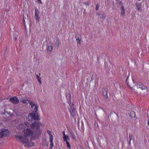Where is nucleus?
<instances>
[{"instance_id":"nucleus-1","label":"nucleus","mask_w":149,"mask_h":149,"mask_svg":"<svg viewBox=\"0 0 149 149\" xmlns=\"http://www.w3.org/2000/svg\"><path fill=\"white\" fill-rule=\"evenodd\" d=\"M39 116L38 113L31 112L28 114L27 118L29 123H31L34 121H39L40 120Z\"/></svg>"},{"instance_id":"nucleus-2","label":"nucleus","mask_w":149,"mask_h":149,"mask_svg":"<svg viewBox=\"0 0 149 149\" xmlns=\"http://www.w3.org/2000/svg\"><path fill=\"white\" fill-rule=\"evenodd\" d=\"M38 121H36L31 123V128L32 130H37L40 129L41 124L40 122Z\"/></svg>"},{"instance_id":"nucleus-3","label":"nucleus","mask_w":149,"mask_h":149,"mask_svg":"<svg viewBox=\"0 0 149 149\" xmlns=\"http://www.w3.org/2000/svg\"><path fill=\"white\" fill-rule=\"evenodd\" d=\"M9 134L8 130L5 129H2L0 131V138L6 137Z\"/></svg>"},{"instance_id":"nucleus-4","label":"nucleus","mask_w":149,"mask_h":149,"mask_svg":"<svg viewBox=\"0 0 149 149\" xmlns=\"http://www.w3.org/2000/svg\"><path fill=\"white\" fill-rule=\"evenodd\" d=\"M108 88L107 86H104L102 89L103 95L104 98L107 99L108 98L107 92Z\"/></svg>"},{"instance_id":"nucleus-5","label":"nucleus","mask_w":149,"mask_h":149,"mask_svg":"<svg viewBox=\"0 0 149 149\" xmlns=\"http://www.w3.org/2000/svg\"><path fill=\"white\" fill-rule=\"evenodd\" d=\"M15 137L17 139H18L19 141H20L21 142L27 144L28 143L29 141L26 139L25 140H24L23 139H24V138L22 136L16 135Z\"/></svg>"},{"instance_id":"nucleus-6","label":"nucleus","mask_w":149,"mask_h":149,"mask_svg":"<svg viewBox=\"0 0 149 149\" xmlns=\"http://www.w3.org/2000/svg\"><path fill=\"white\" fill-rule=\"evenodd\" d=\"M10 102L14 104H17L19 103V99L15 96L11 97L9 99Z\"/></svg>"},{"instance_id":"nucleus-7","label":"nucleus","mask_w":149,"mask_h":149,"mask_svg":"<svg viewBox=\"0 0 149 149\" xmlns=\"http://www.w3.org/2000/svg\"><path fill=\"white\" fill-rule=\"evenodd\" d=\"M35 18L37 20H38V21H39L40 17L39 16L40 12L37 9V8L36 6L35 7Z\"/></svg>"},{"instance_id":"nucleus-8","label":"nucleus","mask_w":149,"mask_h":149,"mask_svg":"<svg viewBox=\"0 0 149 149\" xmlns=\"http://www.w3.org/2000/svg\"><path fill=\"white\" fill-rule=\"evenodd\" d=\"M53 49V44L50 41L49 43V45H48L47 48V52L49 54L52 52Z\"/></svg>"},{"instance_id":"nucleus-9","label":"nucleus","mask_w":149,"mask_h":149,"mask_svg":"<svg viewBox=\"0 0 149 149\" xmlns=\"http://www.w3.org/2000/svg\"><path fill=\"white\" fill-rule=\"evenodd\" d=\"M135 5L137 10L141 11H142V3L136 2Z\"/></svg>"},{"instance_id":"nucleus-10","label":"nucleus","mask_w":149,"mask_h":149,"mask_svg":"<svg viewBox=\"0 0 149 149\" xmlns=\"http://www.w3.org/2000/svg\"><path fill=\"white\" fill-rule=\"evenodd\" d=\"M26 133L25 134L27 136L32 135L33 134V132L30 129H27L26 130Z\"/></svg>"},{"instance_id":"nucleus-11","label":"nucleus","mask_w":149,"mask_h":149,"mask_svg":"<svg viewBox=\"0 0 149 149\" xmlns=\"http://www.w3.org/2000/svg\"><path fill=\"white\" fill-rule=\"evenodd\" d=\"M125 9L123 5H122L121 7V13L120 15L124 17L125 16Z\"/></svg>"},{"instance_id":"nucleus-12","label":"nucleus","mask_w":149,"mask_h":149,"mask_svg":"<svg viewBox=\"0 0 149 149\" xmlns=\"http://www.w3.org/2000/svg\"><path fill=\"white\" fill-rule=\"evenodd\" d=\"M53 136L52 135H50V138L49 139V141L50 143V147L49 148V149H51L53 146L54 144L53 142Z\"/></svg>"},{"instance_id":"nucleus-13","label":"nucleus","mask_w":149,"mask_h":149,"mask_svg":"<svg viewBox=\"0 0 149 149\" xmlns=\"http://www.w3.org/2000/svg\"><path fill=\"white\" fill-rule=\"evenodd\" d=\"M69 112L71 115L72 117H74L75 115V113L76 112V109H69Z\"/></svg>"},{"instance_id":"nucleus-14","label":"nucleus","mask_w":149,"mask_h":149,"mask_svg":"<svg viewBox=\"0 0 149 149\" xmlns=\"http://www.w3.org/2000/svg\"><path fill=\"white\" fill-rule=\"evenodd\" d=\"M78 36H79V37L77 36V35L75 36V38H76V41L77 44H80L81 43V36L80 35H78Z\"/></svg>"},{"instance_id":"nucleus-15","label":"nucleus","mask_w":149,"mask_h":149,"mask_svg":"<svg viewBox=\"0 0 149 149\" xmlns=\"http://www.w3.org/2000/svg\"><path fill=\"white\" fill-rule=\"evenodd\" d=\"M31 101V100L28 99H23L20 100V101H21L23 103L25 104L26 105L29 103L30 101V102Z\"/></svg>"},{"instance_id":"nucleus-16","label":"nucleus","mask_w":149,"mask_h":149,"mask_svg":"<svg viewBox=\"0 0 149 149\" xmlns=\"http://www.w3.org/2000/svg\"><path fill=\"white\" fill-rule=\"evenodd\" d=\"M69 132L71 135V137L74 140H76V138L75 137V136L74 134V132L73 131H72V130H69Z\"/></svg>"},{"instance_id":"nucleus-17","label":"nucleus","mask_w":149,"mask_h":149,"mask_svg":"<svg viewBox=\"0 0 149 149\" xmlns=\"http://www.w3.org/2000/svg\"><path fill=\"white\" fill-rule=\"evenodd\" d=\"M65 96L67 100L69 99L71 100V96L70 91H69L68 93H66Z\"/></svg>"},{"instance_id":"nucleus-18","label":"nucleus","mask_w":149,"mask_h":149,"mask_svg":"<svg viewBox=\"0 0 149 149\" xmlns=\"http://www.w3.org/2000/svg\"><path fill=\"white\" fill-rule=\"evenodd\" d=\"M63 141L64 142L68 141H69L70 140V138L68 136L66 135L64 136H63Z\"/></svg>"},{"instance_id":"nucleus-19","label":"nucleus","mask_w":149,"mask_h":149,"mask_svg":"<svg viewBox=\"0 0 149 149\" xmlns=\"http://www.w3.org/2000/svg\"><path fill=\"white\" fill-rule=\"evenodd\" d=\"M34 107V108H33V111L32 112H34L35 113H38L37 112V111L38 107V105L36 104Z\"/></svg>"},{"instance_id":"nucleus-20","label":"nucleus","mask_w":149,"mask_h":149,"mask_svg":"<svg viewBox=\"0 0 149 149\" xmlns=\"http://www.w3.org/2000/svg\"><path fill=\"white\" fill-rule=\"evenodd\" d=\"M104 67L106 70H109L111 69V68L110 66H109L107 62L105 61L104 62Z\"/></svg>"},{"instance_id":"nucleus-21","label":"nucleus","mask_w":149,"mask_h":149,"mask_svg":"<svg viewBox=\"0 0 149 149\" xmlns=\"http://www.w3.org/2000/svg\"><path fill=\"white\" fill-rule=\"evenodd\" d=\"M33 102V101L31 100L30 102V101L29 103L31 106V108L33 109V108L35 107V105L36 104L35 103H34Z\"/></svg>"},{"instance_id":"nucleus-22","label":"nucleus","mask_w":149,"mask_h":149,"mask_svg":"<svg viewBox=\"0 0 149 149\" xmlns=\"http://www.w3.org/2000/svg\"><path fill=\"white\" fill-rule=\"evenodd\" d=\"M140 88H141L142 90H146L147 89V87L141 83H140Z\"/></svg>"},{"instance_id":"nucleus-23","label":"nucleus","mask_w":149,"mask_h":149,"mask_svg":"<svg viewBox=\"0 0 149 149\" xmlns=\"http://www.w3.org/2000/svg\"><path fill=\"white\" fill-rule=\"evenodd\" d=\"M130 116L131 117V118H134L135 117V113L134 111H131L130 113Z\"/></svg>"},{"instance_id":"nucleus-24","label":"nucleus","mask_w":149,"mask_h":149,"mask_svg":"<svg viewBox=\"0 0 149 149\" xmlns=\"http://www.w3.org/2000/svg\"><path fill=\"white\" fill-rule=\"evenodd\" d=\"M59 39L58 38L56 39V43L55 44V46L59 47Z\"/></svg>"},{"instance_id":"nucleus-25","label":"nucleus","mask_w":149,"mask_h":149,"mask_svg":"<svg viewBox=\"0 0 149 149\" xmlns=\"http://www.w3.org/2000/svg\"><path fill=\"white\" fill-rule=\"evenodd\" d=\"M37 79L40 83V84H42L41 78L37 74L36 75Z\"/></svg>"},{"instance_id":"nucleus-26","label":"nucleus","mask_w":149,"mask_h":149,"mask_svg":"<svg viewBox=\"0 0 149 149\" xmlns=\"http://www.w3.org/2000/svg\"><path fill=\"white\" fill-rule=\"evenodd\" d=\"M66 143L67 145V147L69 149L71 148L70 145L68 141L66 142Z\"/></svg>"},{"instance_id":"nucleus-27","label":"nucleus","mask_w":149,"mask_h":149,"mask_svg":"<svg viewBox=\"0 0 149 149\" xmlns=\"http://www.w3.org/2000/svg\"><path fill=\"white\" fill-rule=\"evenodd\" d=\"M106 16V14L105 13H103L101 15V18L104 20L105 19Z\"/></svg>"},{"instance_id":"nucleus-28","label":"nucleus","mask_w":149,"mask_h":149,"mask_svg":"<svg viewBox=\"0 0 149 149\" xmlns=\"http://www.w3.org/2000/svg\"><path fill=\"white\" fill-rule=\"evenodd\" d=\"M133 137H134L132 134H129V140L131 141L133 139Z\"/></svg>"},{"instance_id":"nucleus-29","label":"nucleus","mask_w":149,"mask_h":149,"mask_svg":"<svg viewBox=\"0 0 149 149\" xmlns=\"http://www.w3.org/2000/svg\"><path fill=\"white\" fill-rule=\"evenodd\" d=\"M24 16H23V24H24V26H25V28L26 29V25H25L26 24H25V20L24 19Z\"/></svg>"},{"instance_id":"nucleus-30","label":"nucleus","mask_w":149,"mask_h":149,"mask_svg":"<svg viewBox=\"0 0 149 149\" xmlns=\"http://www.w3.org/2000/svg\"><path fill=\"white\" fill-rule=\"evenodd\" d=\"M81 130H83V129H84V123H83V121H81Z\"/></svg>"},{"instance_id":"nucleus-31","label":"nucleus","mask_w":149,"mask_h":149,"mask_svg":"<svg viewBox=\"0 0 149 149\" xmlns=\"http://www.w3.org/2000/svg\"><path fill=\"white\" fill-rule=\"evenodd\" d=\"M31 124L28 122H26V123H25L26 125L28 127H31Z\"/></svg>"},{"instance_id":"nucleus-32","label":"nucleus","mask_w":149,"mask_h":149,"mask_svg":"<svg viewBox=\"0 0 149 149\" xmlns=\"http://www.w3.org/2000/svg\"><path fill=\"white\" fill-rule=\"evenodd\" d=\"M128 76L127 77L126 79L125 80V82L126 84L127 85H128L129 84L128 83Z\"/></svg>"},{"instance_id":"nucleus-33","label":"nucleus","mask_w":149,"mask_h":149,"mask_svg":"<svg viewBox=\"0 0 149 149\" xmlns=\"http://www.w3.org/2000/svg\"><path fill=\"white\" fill-rule=\"evenodd\" d=\"M71 100L72 99H71V100L69 99L67 100V102L69 104V105H70V104L71 103Z\"/></svg>"},{"instance_id":"nucleus-34","label":"nucleus","mask_w":149,"mask_h":149,"mask_svg":"<svg viewBox=\"0 0 149 149\" xmlns=\"http://www.w3.org/2000/svg\"><path fill=\"white\" fill-rule=\"evenodd\" d=\"M117 4H118L119 5H120V6H122V5H123V3L121 1H120L118 2V3H117Z\"/></svg>"},{"instance_id":"nucleus-35","label":"nucleus","mask_w":149,"mask_h":149,"mask_svg":"<svg viewBox=\"0 0 149 149\" xmlns=\"http://www.w3.org/2000/svg\"><path fill=\"white\" fill-rule=\"evenodd\" d=\"M127 86L130 89L132 90H134V89L132 87H131L129 85V84L128 85H127Z\"/></svg>"},{"instance_id":"nucleus-36","label":"nucleus","mask_w":149,"mask_h":149,"mask_svg":"<svg viewBox=\"0 0 149 149\" xmlns=\"http://www.w3.org/2000/svg\"><path fill=\"white\" fill-rule=\"evenodd\" d=\"M99 7V5L98 4H97L96 6L95 10H97L98 9Z\"/></svg>"},{"instance_id":"nucleus-37","label":"nucleus","mask_w":149,"mask_h":149,"mask_svg":"<svg viewBox=\"0 0 149 149\" xmlns=\"http://www.w3.org/2000/svg\"><path fill=\"white\" fill-rule=\"evenodd\" d=\"M136 85L138 88H140V82L138 83Z\"/></svg>"},{"instance_id":"nucleus-38","label":"nucleus","mask_w":149,"mask_h":149,"mask_svg":"<svg viewBox=\"0 0 149 149\" xmlns=\"http://www.w3.org/2000/svg\"><path fill=\"white\" fill-rule=\"evenodd\" d=\"M76 109V108H75L74 107H73V106H71V107H70V109L72 110V109Z\"/></svg>"},{"instance_id":"nucleus-39","label":"nucleus","mask_w":149,"mask_h":149,"mask_svg":"<svg viewBox=\"0 0 149 149\" xmlns=\"http://www.w3.org/2000/svg\"><path fill=\"white\" fill-rule=\"evenodd\" d=\"M38 3L40 4H42V3L41 1V0H38Z\"/></svg>"},{"instance_id":"nucleus-40","label":"nucleus","mask_w":149,"mask_h":149,"mask_svg":"<svg viewBox=\"0 0 149 149\" xmlns=\"http://www.w3.org/2000/svg\"><path fill=\"white\" fill-rule=\"evenodd\" d=\"M84 4L86 5H88L89 6V4L88 3V2H86Z\"/></svg>"},{"instance_id":"nucleus-41","label":"nucleus","mask_w":149,"mask_h":149,"mask_svg":"<svg viewBox=\"0 0 149 149\" xmlns=\"http://www.w3.org/2000/svg\"><path fill=\"white\" fill-rule=\"evenodd\" d=\"M13 37L14 39H15V41H16L17 40V38L15 36H14V35H13Z\"/></svg>"},{"instance_id":"nucleus-42","label":"nucleus","mask_w":149,"mask_h":149,"mask_svg":"<svg viewBox=\"0 0 149 149\" xmlns=\"http://www.w3.org/2000/svg\"><path fill=\"white\" fill-rule=\"evenodd\" d=\"M63 136H64L66 135H66L65 134V131H63Z\"/></svg>"},{"instance_id":"nucleus-43","label":"nucleus","mask_w":149,"mask_h":149,"mask_svg":"<svg viewBox=\"0 0 149 149\" xmlns=\"http://www.w3.org/2000/svg\"><path fill=\"white\" fill-rule=\"evenodd\" d=\"M95 127H97L98 126V123L97 122L95 123Z\"/></svg>"},{"instance_id":"nucleus-44","label":"nucleus","mask_w":149,"mask_h":149,"mask_svg":"<svg viewBox=\"0 0 149 149\" xmlns=\"http://www.w3.org/2000/svg\"><path fill=\"white\" fill-rule=\"evenodd\" d=\"M115 1L116 2V4H117V3H118V2L120 1V0H116Z\"/></svg>"},{"instance_id":"nucleus-45","label":"nucleus","mask_w":149,"mask_h":149,"mask_svg":"<svg viewBox=\"0 0 149 149\" xmlns=\"http://www.w3.org/2000/svg\"><path fill=\"white\" fill-rule=\"evenodd\" d=\"M91 78L92 80H93L94 79L93 76V75L91 76Z\"/></svg>"},{"instance_id":"nucleus-46","label":"nucleus","mask_w":149,"mask_h":149,"mask_svg":"<svg viewBox=\"0 0 149 149\" xmlns=\"http://www.w3.org/2000/svg\"><path fill=\"white\" fill-rule=\"evenodd\" d=\"M6 112L7 114H9V115L10 114V113H10V112H8L7 111V112Z\"/></svg>"},{"instance_id":"nucleus-47","label":"nucleus","mask_w":149,"mask_h":149,"mask_svg":"<svg viewBox=\"0 0 149 149\" xmlns=\"http://www.w3.org/2000/svg\"><path fill=\"white\" fill-rule=\"evenodd\" d=\"M97 14L98 15H101V13H100V12H99V13H97Z\"/></svg>"},{"instance_id":"nucleus-48","label":"nucleus","mask_w":149,"mask_h":149,"mask_svg":"<svg viewBox=\"0 0 149 149\" xmlns=\"http://www.w3.org/2000/svg\"><path fill=\"white\" fill-rule=\"evenodd\" d=\"M147 124L149 126V119H148V120Z\"/></svg>"},{"instance_id":"nucleus-49","label":"nucleus","mask_w":149,"mask_h":149,"mask_svg":"<svg viewBox=\"0 0 149 149\" xmlns=\"http://www.w3.org/2000/svg\"><path fill=\"white\" fill-rule=\"evenodd\" d=\"M130 141H131L130 140H129V142H129V144L130 145V144H131V143H130Z\"/></svg>"},{"instance_id":"nucleus-50","label":"nucleus","mask_w":149,"mask_h":149,"mask_svg":"<svg viewBox=\"0 0 149 149\" xmlns=\"http://www.w3.org/2000/svg\"><path fill=\"white\" fill-rule=\"evenodd\" d=\"M47 132L48 134H49V133H50V132L49 130H47Z\"/></svg>"},{"instance_id":"nucleus-51","label":"nucleus","mask_w":149,"mask_h":149,"mask_svg":"<svg viewBox=\"0 0 149 149\" xmlns=\"http://www.w3.org/2000/svg\"><path fill=\"white\" fill-rule=\"evenodd\" d=\"M124 143H122V147L123 146H124Z\"/></svg>"},{"instance_id":"nucleus-52","label":"nucleus","mask_w":149,"mask_h":149,"mask_svg":"<svg viewBox=\"0 0 149 149\" xmlns=\"http://www.w3.org/2000/svg\"><path fill=\"white\" fill-rule=\"evenodd\" d=\"M71 105L73 106H74V104L73 103H72V104L71 103Z\"/></svg>"},{"instance_id":"nucleus-53","label":"nucleus","mask_w":149,"mask_h":149,"mask_svg":"<svg viewBox=\"0 0 149 149\" xmlns=\"http://www.w3.org/2000/svg\"><path fill=\"white\" fill-rule=\"evenodd\" d=\"M97 60H98L99 59V57H98V56H97Z\"/></svg>"},{"instance_id":"nucleus-54","label":"nucleus","mask_w":149,"mask_h":149,"mask_svg":"<svg viewBox=\"0 0 149 149\" xmlns=\"http://www.w3.org/2000/svg\"><path fill=\"white\" fill-rule=\"evenodd\" d=\"M70 106V107H71V106H72L71 105V104H70V105H69Z\"/></svg>"},{"instance_id":"nucleus-55","label":"nucleus","mask_w":149,"mask_h":149,"mask_svg":"<svg viewBox=\"0 0 149 149\" xmlns=\"http://www.w3.org/2000/svg\"><path fill=\"white\" fill-rule=\"evenodd\" d=\"M27 146H28V147H29V146H30V145H29V144H28V145Z\"/></svg>"},{"instance_id":"nucleus-56","label":"nucleus","mask_w":149,"mask_h":149,"mask_svg":"<svg viewBox=\"0 0 149 149\" xmlns=\"http://www.w3.org/2000/svg\"><path fill=\"white\" fill-rule=\"evenodd\" d=\"M40 75H41L40 73H39V76H40Z\"/></svg>"},{"instance_id":"nucleus-57","label":"nucleus","mask_w":149,"mask_h":149,"mask_svg":"<svg viewBox=\"0 0 149 149\" xmlns=\"http://www.w3.org/2000/svg\"><path fill=\"white\" fill-rule=\"evenodd\" d=\"M138 0V1H141V0Z\"/></svg>"},{"instance_id":"nucleus-58","label":"nucleus","mask_w":149,"mask_h":149,"mask_svg":"<svg viewBox=\"0 0 149 149\" xmlns=\"http://www.w3.org/2000/svg\"><path fill=\"white\" fill-rule=\"evenodd\" d=\"M1 87V86H0V87Z\"/></svg>"}]
</instances>
